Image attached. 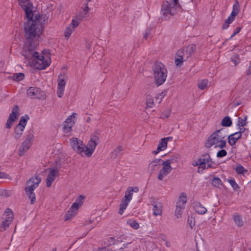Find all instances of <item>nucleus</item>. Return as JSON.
Listing matches in <instances>:
<instances>
[{
	"label": "nucleus",
	"mask_w": 251,
	"mask_h": 251,
	"mask_svg": "<svg viewBox=\"0 0 251 251\" xmlns=\"http://www.w3.org/2000/svg\"><path fill=\"white\" fill-rule=\"evenodd\" d=\"M241 137V134L240 132H236L230 134L228 137L229 144L232 146H234Z\"/></svg>",
	"instance_id": "nucleus-24"
},
{
	"label": "nucleus",
	"mask_w": 251,
	"mask_h": 251,
	"mask_svg": "<svg viewBox=\"0 0 251 251\" xmlns=\"http://www.w3.org/2000/svg\"><path fill=\"white\" fill-rule=\"evenodd\" d=\"M84 197L82 195L79 196L75 201L73 203L72 205L73 207H75L76 208L79 209V207L82 204L84 201Z\"/></svg>",
	"instance_id": "nucleus-30"
},
{
	"label": "nucleus",
	"mask_w": 251,
	"mask_h": 251,
	"mask_svg": "<svg viewBox=\"0 0 251 251\" xmlns=\"http://www.w3.org/2000/svg\"><path fill=\"white\" fill-rule=\"evenodd\" d=\"M19 5L25 11V16L28 17L31 16L32 9H33L32 3L30 1H25L24 0H18Z\"/></svg>",
	"instance_id": "nucleus-19"
},
{
	"label": "nucleus",
	"mask_w": 251,
	"mask_h": 251,
	"mask_svg": "<svg viewBox=\"0 0 251 251\" xmlns=\"http://www.w3.org/2000/svg\"><path fill=\"white\" fill-rule=\"evenodd\" d=\"M241 27H237L233 34L231 35L230 37L229 38V39H231L234 36H235L237 33H238L240 30H241Z\"/></svg>",
	"instance_id": "nucleus-49"
},
{
	"label": "nucleus",
	"mask_w": 251,
	"mask_h": 251,
	"mask_svg": "<svg viewBox=\"0 0 251 251\" xmlns=\"http://www.w3.org/2000/svg\"><path fill=\"white\" fill-rule=\"evenodd\" d=\"M19 107L16 105L12 108V112L10 114L6 123V128H10L14 122L18 118L19 115Z\"/></svg>",
	"instance_id": "nucleus-16"
},
{
	"label": "nucleus",
	"mask_w": 251,
	"mask_h": 251,
	"mask_svg": "<svg viewBox=\"0 0 251 251\" xmlns=\"http://www.w3.org/2000/svg\"><path fill=\"white\" fill-rule=\"evenodd\" d=\"M163 160L161 159H156L151 162L148 167V171L151 174L154 172L158 171L162 166Z\"/></svg>",
	"instance_id": "nucleus-20"
},
{
	"label": "nucleus",
	"mask_w": 251,
	"mask_h": 251,
	"mask_svg": "<svg viewBox=\"0 0 251 251\" xmlns=\"http://www.w3.org/2000/svg\"><path fill=\"white\" fill-rule=\"evenodd\" d=\"M78 210V208H76L75 207H73V205H72L71 207L65 214V221L69 220L74 217L77 213Z\"/></svg>",
	"instance_id": "nucleus-26"
},
{
	"label": "nucleus",
	"mask_w": 251,
	"mask_h": 251,
	"mask_svg": "<svg viewBox=\"0 0 251 251\" xmlns=\"http://www.w3.org/2000/svg\"><path fill=\"white\" fill-rule=\"evenodd\" d=\"M110 239H111L112 241H115L114 237H110Z\"/></svg>",
	"instance_id": "nucleus-63"
},
{
	"label": "nucleus",
	"mask_w": 251,
	"mask_h": 251,
	"mask_svg": "<svg viewBox=\"0 0 251 251\" xmlns=\"http://www.w3.org/2000/svg\"><path fill=\"white\" fill-rule=\"evenodd\" d=\"M85 7L83 9V13L84 15H86L90 10V8L87 5V3H85Z\"/></svg>",
	"instance_id": "nucleus-53"
},
{
	"label": "nucleus",
	"mask_w": 251,
	"mask_h": 251,
	"mask_svg": "<svg viewBox=\"0 0 251 251\" xmlns=\"http://www.w3.org/2000/svg\"><path fill=\"white\" fill-rule=\"evenodd\" d=\"M33 9H32V10ZM33 14L32 12L31 16L28 17L26 16L27 22L25 25V31L26 41L25 43L23 49L29 50L35 49L37 43L34 40H37L40 37L43 30L42 26L38 19L34 20Z\"/></svg>",
	"instance_id": "nucleus-1"
},
{
	"label": "nucleus",
	"mask_w": 251,
	"mask_h": 251,
	"mask_svg": "<svg viewBox=\"0 0 251 251\" xmlns=\"http://www.w3.org/2000/svg\"><path fill=\"white\" fill-rule=\"evenodd\" d=\"M49 174L46 178V184L48 187H50L52 183L54 181L55 177L58 176V170L57 168H49L47 169Z\"/></svg>",
	"instance_id": "nucleus-18"
},
{
	"label": "nucleus",
	"mask_w": 251,
	"mask_h": 251,
	"mask_svg": "<svg viewBox=\"0 0 251 251\" xmlns=\"http://www.w3.org/2000/svg\"><path fill=\"white\" fill-rule=\"evenodd\" d=\"M139 191V188L137 187H129L126 190L125 192L126 195H130L131 199L132 198L133 192H138Z\"/></svg>",
	"instance_id": "nucleus-35"
},
{
	"label": "nucleus",
	"mask_w": 251,
	"mask_h": 251,
	"mask_svg": "<svg viewBox=\"0 0 251 251\" xmlns=\"http://www.w3.org/2000/svg\"><path fill=\"white\" fill-rule=\"evenodd\" d=\"M231 61H232L235 65L239 64L240 62V58L238 54H235L232 56L230 58Z\"/></svg>",
	"instance_id": "nucleus-42"
},
{
	"label": "nucleus",
	"mask_w": 251,
	"mask_h": 251,
	"mask_svg": "<svg viewBox=\"0 0 251 251\" xmlns=\"http://www.w3.org/2000/svg\"><path fill=\"white\" fill-rule=\"evenodd\" d=\"M151 32V29L150 28H148L146 30L145 33H144V37L147 39L149 36Z\"/></svg>",
	"instance_id": "nucleus-50"
},
{
	"label": "nucleus",
	"mask_w": 251,
	"mask_h": 251,
	"mask_svg": "<svg viewBox=\"0 0 251 251\" xmlns=\"http://www.w3.org/2000/svg\"><path fill=\"white\" fill-rule=\"evenodd\" d=\"M207 169L206 166L204 167L203 165H200L198 168V173H202L204 170Z\"/></svg>",
	"instance_id": "nucleus-51"
},
{
	"label": "nucleus",
	"mask_w": 251,
	"mask_h": 251,
	"mask_svg": "<svg viewBox=\"0 0 251 251\" xmlns=\"http://www.w3.org/2000/svg\"><path fill=\"white\" fill-rule=\"evenodd\" d=\"M34 135L32 132H30L27 135L25 140L22 143L21 146L19 149L20 156L24 155L25 152L30 147L34 139Z\"/></svg>",
	"instance_id": "nucleus-13"
},
{
	"label": "nucleus",
	"mask_w": 251,
	"mask_h": 251,
	"mask_svg": "<svg viewBox=\"0 0 251 251\" xmlns=\"http://www.w3.org/2000/svg\"><path fill=\"white\" fill-rule=\"evenodd\" d=\"M168 115H166L165 116H162V118H168Z\"/></svg>",
	"instance_id": "nucleus-64"
},
{
	"label": "nucleus",
	"mask_w": 251,
	"mask_h": 251,
	"mask_svg": "<svg viewBox=\"0 0 251 251\" xmlns=\"http://www.w3.org/2000/svg\"><path fill=\"white\" fill-rule=\"evenodd\" d=\"M228 181L234 190H237L239 188V185L236 183L234 179H229Z\"/></svg>",
	"instance_id": "nucleus-47"
},
{
	"label": "nucleus",
	"mask_w": 251,
	"mask_h": 251,
	"mask_svg": "<svg viewBox=\"0 0 251 251\" xmlns=\"http://www.w3.org/2000/svg\"><path fill=\"white\" fill-rule=\"evenodd\" d=\"M239 12V5L238 2L236 0L233 6L232 11L231 12V16H236Z\"/></svg>",
	"instance_id": "nucleus-33"
},
{
	"label": "nucleus",
	"mask_w": 251,
	"mask_h": 251,
	"mask_svg": "<svg viewBox=\"0 0 251 251\" xmlns=\"http://www.w3.org/2000/svg\"><path fill=\"white\" fill-rule=\"evenodd\" d=\"M82 19L77 18L73 19L69 26L66 27L64 31V36L66 38L69 39L73 32L75 31L76 28L80 24Z\"/></svg>",
	"instance_id": "nucleus-14"
},
{
	"label": "nucleus",
	"mask_w": 251,
	"mask_h": 251,
	"mask_svg": "<svg viewBox=\"0 0 251 251\" xmlns=\"http://www.w3.org/2000/svg\"><path fill=\"white\" fill-rule=\"evenodd\" d=\"M188 224L190 226L191 228H193V227L195 225V219L193 217H189L188 218Z\"/></svg>",
	"instance_id": "nucleus-46"
},
{
	"label": "nucleus",
	"mask_w": 251,
	"mask_h": 251,
	"mask_svg": "<svg viewBox=\"0 0 251 251\" xmlns=\"http://www.w3.org/2000/svg\"><path fill=\"white\" fill-rule=\"evenodd\" d=\"M167 143L165 141V139L162 138L160 141L156 150L152 151V153L154 154H156L158 153L160 151L165 150L167 148Z\"/></svg>",
	"instance_id": "nucleus-25"
},
{
	"label": "nucleus",
	"mask_w": 251,
	"mask_h": 251,
	"mask_svg": "<svg viewBox=\"0 0 251 251\" xmlns=\"http://www.w3.org/2000/svg\"><path fill=\"white\" fill-rule=\"evenodd\" d=\"M29 118L28 115H25L21 117L19 124L16 126L14 133V137L16 139H20L26 125L27 122Z\"/></svg>",
	"instance_id": "nucleus-11"
},
{
	"label": "nucleus",
	"mask_w": 251,
	"mask_h": 251,
	"mask_svg": "<svg viewBox=\"0 0 251 251\" xmlns=\"http://www.w3.org/2000/svg\"><path fill=\"white\" fill-rule=\"evenodd\" d=\"M86 47L88 50H90L91 47V45L90 43H86Z\"/></svg>",
	"instance_id": "nucleus-61"
},
{
	"label": "nucleus",
	"mask_w": 251,
	"mask_h": 251,
	"mask_svg": "<svg viewBox=\"0 0 251 251\" xmlns=\"http://www.w3.org/2000/svg\"><path fill=\"white\" fill-rule=\"evenodd\" d=\"M178 0H173L172 2L166 1L163 3L161 8V13L165 20L170 18L177 13L180 9V5L178 3Z\"/></svg>",
	"instance_id": "nucleus-7"
},
{
	"label": "nucleus",
	"mask_w": 251,
	"mask_h": 251,
	"mask_svg": "<svg viewBox=\"0 0 251 251\" xmlns=\"http://www.w3.org/2000/svg\"><path fill=\"white\" fill-rule=\"evenodd\" d=\"M23 49L22 54L25 59L31 61L32 65L38 70L45 69L50 64V61L49 58L45 57L38 52L34 50L35 49Z\"/></svg>",
	"instance_id": "nucleus-2"
},
{
	"label": "nucleus",
	"mask_w": 251,
	"mask_h": 251,
	"mask_svg": "<svg viewBox=\"0 0 251 251\" xmlns=\"http://www.w3.org/2000/svg\"><path fill=\"white\" fill-rule=\"evenodd\" d=\"M251 74V65L250 64V66L249 67L248 70H247V75H249Z\"/></svg>",
	"instance_id": "nucleus-58"
},
{
	"label": "nucleus",
	"mask_w": 251,
	"mask_h": 251,
	"mask_svg": "<svg viewBox=\"0 0 251 251\" xmlns=\"http://www.w3.org/2000/svg\"><path fill=\"white\" fill-rule=\"evenodd\" d=\"M235 16H231V15L226 19L223 25V29H226L229 26L230 24L232 23V22L234 20Z\"/></svg>",
	"instance_id": "nucleus-32"
},
{
	"label": "nucleus",
	"mask_w": 251,
	"mask_h": 251,
	"mask_svg": "<svg viewBox=\"0 0 251 251\" xmlns=\"http://www.w3.org/2000/svg\"><path fill=\"white\" fill-rule=\"evenodd\" d=\"M192 165L194 166H200L201 165V163H200V162H199V159H198V160L197 161H194L193 162H192Z\"/></svg>",
	"instance_id": "nucleus-55"
},
{
	"label": "nucleus",
	"mask_w": 251,
	"mask_h": 251,
	"mask_svg": "<svg viewBox=\"0 0 251 251\" xmlns=\"http://www.w3.org/2000/svg\"><path fill=\"white\" fill-rule=\"evenodd\" d=\"M151 204L153 206V215L154 216L161 215L162 212V204L160 202L153 200L151 201Z\"/></svg>",
	"instance_id": "nucleus-23"
},
{
	"label": "nucleus",
	"mask_w": 251,
	"mask_h": 251,
	"mask_svg": "<svg viewBox=\"0 0 251 251\" xmlns=\"http://www.w3.org/2000/svg\"><path fill=\"white\" fill-rule=\"evenodd\" d=\"M165 245L167 247H170L171 246V243L170 242L166 241L165 242Z\"/></svg>",
	"instance_id": "nucleus-60"
},
{
	"label": "nucleus",
	"mask_w": 251,
	"mask_h": 251,
	"mask_svg": "<svg viewBox=\"0 0 251 251\" xmlns=\"http://www.w3.org/2000/svg\"><path fill=\"white\" fill-rule=\"evenodd\" d=\"M41 179L38 176H35L26 181L25 189L26 195L30 199V203L33 204L36 201L34 190L39 186Z\"/></svg>",
	"instance_id": "nucleus-6"
},
{
	"label": "nucleus",
	"mask_w": 251,
	"mask_h": 251,
	"mask_svg": "<svg viewBox=\"0 0 251 251\" xmlns=\"http://www.w3.org/2000/svg\"><path fill=\"white\" fill-rule=\"evenodd\" d=\"M164 95L163 94V93H160L155 97V100H156L158 99L160 97H161L160 99H162V98L164 97Z\"/></svg>",
	"instance_id": "nucleus-56"
},
{
	"label": "nucleus",
	"mask_w": 251,
	"mask_h": 251,
	"mask_svg": "<svg viewBox=\"0 0 251 251\" xmlns=\"http://www.w3.org/2000/svg\"><path fill=\"white\" fill-rule=\"evenodd\" d=\"M124 150V148L122 146H118L114 151L112 152V156L114 158L119 155L120 152Z\"/></svg>",
	"instance_id": "nucleus-39"
},
{
	"label": "nucleus",
	"mask_w": 251,
	"mask_h": 251,
	"mask_svg": "<svg viewBox=\"0 0 251 251\" xmlns=\"http://www.w3.org/2000/svg\"><path fill=\"white\" fill-rule=\"evenodd\" d=\"M131 199H132L130 198V195L125 194V196L122 199L121 203L119 206L120 209L119 213L120 215H122L124 213L125 210L129 202L130 201Z\"/></svg>",
	"instance_id": "nucleus-22"
},
{
	"label": "nucleus",
	"mask_w": 251,
	"mask_h": 251,
	"mask_svg": "<svg viewBox=\"0 0 251 251\" xmlns=\"http://www.w3.org/2000/svg\"><path fill=\"white\" fill-rule=\"evenodd\" d=\"M27 95L28 97L31 98L42 99L45 96L44 92L41 91L37 87H30L27 91Z\"/></svg>",
	"instance_id": "nucleus-17"
},
{
	"label": "nucleus",
	"mask_w": 251,
	"mask_h": 251,
	"mask_svg": "<svg viewBox=\"0 0 251 251\" xmlns=\"http://www.w3.org/2000/svg\"><path fill=\"white\" fill-rule=\"evenodd\" d=\"M64 89H63V88H57V93L58 96L59 98L62 97L63 94L64 93Z\"/></svg>",
	"instance_id": "nucleus-52"
},
{
	"label": "nucleus",
	"mask_w": 251,
	"mask_h": 251,
	"mask_svg": "<svg viewBox=\"0 0 251 251\" xmlns=\"http://www.w3.org/2000/svg\"><path fill=\"white\" fill-rule=\"evenodd\" d=\"M196 211L200 214H204L207 212V209L200 202L196 203L194 206Z\"/></svg>",
	"instance_id": "nucleus-28"
},
{
	"label": "nucleus",
	"mask_w": 251,
	"mask_h": 251,
	"mask_svg": "<svg viewBox=\"0 0 251 251\" xmlns=\"http://www.w3.org/2000/svg\"><path fill=\"white\" fill-rule=\"evenodd\" d=\"M184 209V208L176 207L175 214L177 218H179L181 217L182 213H183V210Z\"/></svg>",
	"instance_id": "nucleus-45"
},
{
	"label": "nucleus",
	"mask_w": 251,
	"mask_h": 251,
	"mask_svg": "<svg viewBox=\"0 0 251 251\" xmlns=\"http://www.w3.org/2000/svg\"><path fill=\"white\" fill-rule=\"evenodd\" d=\"M211 183L213 186L218 188L220 187L222 185L221 180L219 177H213Z\"/></svg>",
	"instance_id": "nucleus-38"
},
{
	"label": "nucleus",
	"mask_w": 251,
	"mask_h": 251,
	"mask_svg": "<svg viewBox=\"0 0 251 251\" xmlns=\"http://www.w3.org/2000/svg\"><path fill=\"white\" fill-rule=\"evenodd\" d=\"M25 77L23 73H19L14 74L13 76V80L19 81L23 80Z\"/></svg>",
	"instance_id": "nucleus-41"
},
{
	"label": "nucleus",
	"mask_w": 251,
	"mask_h": 251,
	"mask_svg": "<svg viewBox=\"0 0 251 251\" xmlns=\"http://www.w3.org/2000/svg\"><path fill=\"white\" fill-rule=\"evenodd\" d=\"M13 214L9 209H7L3 215V221L0 226V230L5 231L8 228L13 220Z\"/></svg>",
	"instance_id": "nucleus-12"
},
{
	"label": "nucleus",
	"mask_w": 251,
	"mask_h": 251,
	"mask_svg": "<svg viewBox=\"0 0 251 251\" xmlns=\"http://www.w3.org/2000/svg\"><path fill=\"white\" fill-rule=\"evenodd\" d=\"M247 117H245L243 119L241 117L238 118V125L239 126L243 127L247 125L246 123Z\"/></svg>",
	"instance_id": "nucleus-43"
},
{
	"label": "nucleus",
	"mask_w": 251,
	"mask_h": 251,
	"mask_svg": "<svg viewBox=\"0 0 251 251\" xmlns=\"http://www.w3.org/2000/svg\"><path fill=\"white\" fill-rule=\"evenodd\" d=\"M174 162V159L172 158L168 159L166 161L163 160L162 166L163 167L159 170L157 176V178L159 180H162L163 179L169 174L173 168L171 166V164Z\"/></svg>",
	"instance_id": "nucleus-9"
},
{
	"label": "nucleus",
	"mask_w": 251,
	"mask_h": 251,
	"mask_svg": "<svg viewBox=\"0 0 251 251\" xmlns=\"http://www.w3.org/2000/svg\"><path fill=\"white\" fill-rule=\"evenodd\" d=\"M227 154V152L225 150H221L219 151L217 153V156L218 157L221 158L226 156Z\"/></svg>",
	"instance_id": "nucleus-48"
},
{
	"label": "nucleus",
	"mask_w": 251,
	"mask_h": 251,
	"mask_svg": "<svg viewBox=\"0 0 251 251\" xmlns=\"http://www.w3.org/2000/svg\"><path fill=\"white\" fill-rule=\"evenodd\" d=\"M127 223L135 229H137L139 227V224L135 220L130 219L127 221Z\"/></svg>",
	"instance_id": "nucleus-40"
},
{
	"label": "nucleus",
	"mask_w": 251,
	"mask_h": 251,
	"mask_svg": "<svg viewBox=\"0 0 251 251\" xmlns=\"http://www.w3.org/2000/svg\"><path fill=\"white\" fill-rule=\"evenodd\" d=\"M198 87L201 90H204L207 88L208 80L203 79L198 82Z\"/></svg>",
	"instance_id": "nucleus-37"
},
{
	"label": "nucleus",
	"mask_w": 251,
	"mask_h": 251,
	"mask_svg": "<svg viewBox=\"0 0 251 251\" xmlns=\"http://www.w3.org/2000/svg\"><path fill=\"white\" fill-rule=\"evenodd\" d=\"M233 220L236 225L238 226H243L244 222L242 220L241 217L239 215H235L233 216Z\"/></svg>",
	"instance_id": "nucleus-34"
},
{
	"label": "nucleus",
	"mask_w": 251,
	"mask_h": 251,
	"mask_svg": "<svg viewBox=\"0 0 251 251\" xmlns=\"http://www.w3.org/2000/svg\"><path fill=\"white\" fill-rule=\"evenodd\" d=\"M8 175L6 173L2 172H0V178H7Z\"/></svg>",
	"instance_id": "nucleus-54"
},
{
	"label": "nucleus",
	"mask_w": 251,
	"mask_h": 251,
	"mask_svg": "<svg viewBox=\"0 0 251 251\" xmlns=\"http://www.w3.org/2000/svg\"><path fill=\"white\" fill-rule=\"evenodd\" d=\"M236 171L238 174H243L245 172H247V170L241 165H238L236 168Z\"/></svg>",
	"instance_id": "nucleus-44"
},
{
	"label": "nucleus",
	"mask_w": 251,
	"mask_h": 251,
	"mask_svg": "<svg viewBox=\"0 0 251 251\" xmlns=\"http://www.w3.org/2000/svg\"><path fill=\"white\" fill-rule=\"evenodd\" d=\"M70 145L72 149L77 153L83 156L85 145L83 141L77 138L73 137L70 140Z\"/></svg>",
	"instance_id": "nucleus-10"
},
{
	"label": "nucleus",
	"mask_w": 251,
	"mask_h": 251,
	"mask_svg": "<svg viewBox=\"0 0 251 251\" xmlns=\"http://www.w3.org/2000/svg\"><path fill=\"white\" fill-rule=\"evenodd\" d=\"M196 49L195 45L191 44L178 50L175 56L176 65L181 66L183 62L187 61L192 56Z\"/></svg>",
	"instance_id": "nucleus-4"
},
{
	"label": "nucleus",
	"mask_w": 251,
	"mask_h": 251,
	"mask_svg": "<svg viewBox=\"0 0 251 251\" xmlns=\"http://www.w3.org/2000/svg\"><path fill=\"white\" fill-rule=\"evenodd\" d=\"M232 124L231 118L228 116L224 117L221 122V125L223 126L229 127L232 125Z\"/></svg>",
	"instance_id": "nucleus-31"
},
{
	"label": "nucleus",
	"mask_w": 251,
	"mask_h": 251,
	"mask_svg": "<svg viewBox=\"0 0 251 251\" xmlns=\"http://www.w3.org/2000/svg\"><path fill=\"white\" fill-rule=\"evenodd\" d=\"M100 143V139L96 134H93L91 136L90 140L88 141L87 145L85 146L84 149V155L87 157L92 156L96 147Z\"/></svg>",
	"instance_id": "nucleus-8"
},
{
	"label": "nucleus",
	"mask_w": 251,
	"mask_h": 251,
	"mask_svg": "<svg viewBox=\"0 0 251 251\" xmlns=\"http://www.w3.org/2000/svg\"><path fill=\"white\" fill-rule=\"evenodd\" d=\"M152 69L156 84L159 86L163 84L167 77V70L165 65L160 62H155Z\"/></svg>",
	"instance_id": "nucleus-5"
},
{
	"label": "nucleus",
	"mask_w": 251,
	"mask_h": 251,
	"mask_svg": "<svg viewBox=\"0 0 251 251\" xmlns=\"http://www.w3.org/2000/svg\"><path fill=\"white\" fill-rule=\"evenodd\" d=\"M240 130L239 131H238L237 132H240L241 134H242V133L244 132L245 130L246 129L245 127H242V126H240Z\"/></svg>",
	"instance_id": "nucleus-57"
},
{
	"label": "nucleus",
	"mask_w": 251,
	"mask_h": 251,
	"mask_svg": "<svg viewBox=\"0 0 251 251\" xmlns=\"http://www.w3.org/2000/svg\"><path fill=\"white\" fill-rule=\"evenodd\" d=\"M201 165H203L204 167L206 166L207 168H215V164L212 161L210 155L208 153H204L202 154L199 158Z\"/></svg>",
	"instance_id": "nucleus-15"
},
{
	"label": "nucleus",
	"mask_w": 251,
	"mask_h": 251,
	"mask_svg": "<svg viewBox=\"0 0 251 251\" xmlns=\"http://www.w3.org/2000/svg\"><path fill=\"white\" fill-rule=\"evenodd\" d=\"M223 128L216 130L207 139L205 143V147L209 148L212 146L215 148L223 149L226 146V142L225 140V135L222 134Z\"/></svg>",
	"instance_id": "nucleus-3"
},
{
	"label": "nucleus",
	"mask_w": 251,
	"mask_h": 251,
	"mask_svg": "<svg viewBox=\"0 0 251 251\" xmlns=\"http://www.w3.org/2000/svg\"><path fill=\"white\" fill-rule=\"evenodd\" d=\"M90 121H91L90 117H87V119H86V122H89Z\"/></svg>",
	"instance_id": "nucleus-62"
},
{
	"label": "nucleus",
	"mask_w": 251,
	"mask_h": 251,
	"mask_svg": "<svg viewBox=\"0 0 251 251\" xmlns=\"http://www.w3.org/2000/svg\"><path fill=\"white\" fill-rule=\"evenodd\" d=\"M163 139H165V141H166V142L167 143L168 141H171V140H172V139H173V137H171V136H169V137H168L164 138Z\"/></svg>",
	"instance_id": "nucleus-59"
},
{
	"label": "nucleus",
	"mask_w": 251,
	"mask_h": 251,
	"mask_svg": "<svg viewBox=\"0 0 251 251\" xmlns=\"http://www.w3.org/2000/svg\"><path fill=\"white\" fill-rule=\"evenodd\" d=\"M146 104L147 107L148 108H152L153 106H154L155 104L154 102V100L151 96H148L147 97Z\"/></svg>",
	"instance_id": "nucleus-36"
},
{
	"label": "nucleus",
	"mask_w": 251,
	"mask_h": 251,
	"mask_svg": "<svg viewBox=\"0 0 251 251\" xmlns=\"http://www.w3.org/2000/svg\"><path fill=\"white\" fill-rule=\"evenodd\" d=\"M186 202V197L184 195H181L176 202V207L184 208Z\"/></svg>",
	"instance_id": "nucleus-29"
},
{
	"label": "nucleus",
	"mask_w": 251,
	"mask_h": 251,
	"mask_svg": "<svg viewBox=\"0 0 251 251\" xmlns=\"http://www.w3.org/2000/svg\"><path fill=\"white\" fill-rule=\"evenodd\" d=\"M76 114L73 113L71 116L69 117L65 121L64 124V130L66 133H68L72 130V127L75 124V122L72 121V118H75Z\"/></svg>",
	"instance_id": "nucleus-21"
},
{
	"label": "nucleus",
	"mask_w": 251,
	"mask_h": 251,
	"mask_svg": "<svg viewBox=\"0 0 251 251\" xmlns=\"http://www.w3.org/2000/svg\"><path fill=\"white\" fill-rule=\"evenodd\" d=\"M67 77L65 75H60L58 78V88L64 89L66 85V79Z\"/></svg>",
	"instance_id": "nucleus-27"
}]
</instances>
